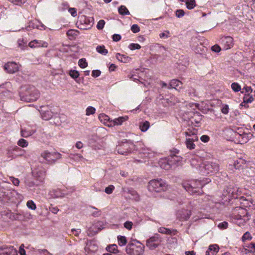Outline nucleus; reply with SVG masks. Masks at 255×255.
<instances>
[{
    "label": "nucleus",
    "instance_id": "nucleus-1",
    "mask_svg": "<svg viewBox=\"0 0 255 255\" xmlns=\"http://www.w3.org/2000/svg\"><path fill=\"white\" fill-rule=\"evenodd\" d=\"M40 96V93L36 88L33 86H28L26 87L25 91L20 94L21 101L26 102H32L37 100Z\"/></svg>",
    "mask_w": 255,
    "mask_h": 255
},
{
    "label": "nucleus",
    "instance_id": "nucleus-2",
    "mask_svg": "<svg viewBox=\"0 0 255 255\" xmlns=\"http://www.w3.org/2000/svg\"><path fill=\"white\" fill-rule=\"evenodd\" d=\"M144 246L136 240H133L128 244L126 251L129 255H142L144 253Z\"/></svg>",
    "mask_w": 255,
    "mask_h": 255
},
{
    "label": "nucleus",
    "instance_id": "nucleus-3",
    "mask_svg": "<svg viewBox=\"0 0 255 255\" xmlns=\"http://www.w3.org/2000/svg\"><path fill=\"white\" fill-rule=\"evenodd\" d=\"M183 187L191 195L201 194L203 193L201 189L203 185L199 181H192L190 183H184L183 184Z\"/></svg>",
    "mask_w": 255,
    "mask_h": 255
},
{
    "label": "nucleus",
    "instance_id": "nucleus-4",
    "mask_svg": "<svg viewBox=\"0 0 255 255\" xmlns=\"http://www.w3.org/2000/svg\"><path fill=\"white\" fill-rule=\"evenodd\" d=\"M147 188L150 192H160L167 189V185L161 179H154L149 182Z\"/></svg>",
    "mask_w": 255,
    "mask_h": 255
},
{
    "label": "nucleus",
    "instance_id": "nucleus-5",
    "mask_svg": "<svg viewBox=\"0 0 255 255\" xmlns=\"http://www.w3.org/2000/svg\"><path fill=\"white\" fill-rule=\"evenodd\" d=\"M219 170V165L214 162L207 161L204 163L201 170L203 174H209L217 173Z\"/></svg>",
    "mask_w": 255,
    "mask_h": 255
},
{
    "label": "nucleus",
    "instance_id": "nucleus-6",
    "mask_svg": "<svg viewBox=\"0 0 255 255\" xmlns=\"http://www.w3.org/2000/svg\"><path fill=\"white\" fill-rule=\"evenodd\" d=\"M93 17L82 16L77 22L78 27L81 29H88L93 24Z\"/></svg>",
    "mask_w": 255,
    "mask_h": 255
},
{
    "label": "nucleus",
    "instance_id": "nucleus-7",
    "mask_svg": "<svg viewBox=\"0 0 255 255\" xmlns=\"http://www.w3.org/2000/svg\"><path fill=\"white\" fill-rule=\"evenodd\" d=\"M41 156L47 161L48 163H54L61 158V154L56 152H50L44 151L41 153Z\"/></svg>",
    "mask_w": 255,
    "mask_h": 255
},
{
    "label": "nucleus",
    "instance_id": "nucleus-8",
    "mask_svg": "<svg viewBox=\"0 0 255 255\" xmlns=\"http://www.w3.org/2000/svg\"><path fill=\"white\" fill-rule=\"evenodd\" d=\"M161 242L162 239L160 236L158 234H155L147 240L146 245L149 249L154 250L159 246Z\"/></svg>",
    "mask_w": 255,
    "mask_h": 255
},
{
    "label": "nucleus",
    "instance_id": "nucleus-9",
    "mask_svg": "<svg viewBox=\"0 0 255 255\" xmlns=\"http://www.w3.org/2000/svg\"><path fill=\"white\" fill-rule=\"evenodd\" d=\"M252 136V134L250 133H247L245 132H243L242 133L238 132V133L235 134V138L238 143L240 144L247 143L251 138Z\"/></svg>",
    "mask_w": 255,
    "mask_h": 255
},
{
    "label": "nucleus",
    "instance_id": "nucleus-10",
    "mask_svg": "<svg viewBox=\"0 0 255 255\" xmlns=\"http://www.w3.org/2000/svg\"><path fill=\"white\" fill-rule=\"evenodd\" d=\"M221 44L224 49H229L234 45L233 38L230 36L222 37L221 38Z\"/></svg>",
    "mask_w": 255,
    "mask_h": 255
},
{
    "label": "nucleus",
    "instance_id": "nucleus-11",
    "mask_svg": "<svg viewBox=\"0 0 255 255\" xmlns=\"http://www.w3.org/2000/svg\"><path fill=\"white\" fill-rule=\"evenodd\" d=\"M0 255H18L17 252L13 247H2L0 249Z\"/></svg>",
    "mask_w": 255,
    "mask_h": 255
},
{
    "label": "nucleus",
    "instance_id": "nucleus-12",
    "mask_svg": "<svg viewBox=\"0 0 255 255\" xmlns=\"http://www.w3.org/2000/svg\"><path fill=\"white\" fill-rule=\"evenodd\" d=\"M4 68L8 73L12 74L17 72L19 67L17 64L13 62H8L4 65Z\"/></svg>",
    "mask_w": 255,
    "mask_h": 255
},
{
    "label": "nucleus",
    "instance_id": "nucleus-13",
    "mask_svg": "<svg viewBox=\"0 0 255 255\" xmlns=\"http://www.w3.org/2000/svg\"><path fill=\"white\" fill-rule=\"evenodd\" d=\"M128 119L127 116L120 117L118 118L115 119L110 122V124H107V126L109 127H113L115 126H120L126 121Z\"/></svg>",
    "mask_w": 255,
    "mask_h": 255
},
{
    "label": "nucleus",
    "instance_id": "nucleus-14",
    "mask_svg": "<svg viewBox=\"0 0 255 255\" xmlns=\"http://www.w3.org/2000/svg\"><path fill=\"white\" fill-rule=\"evenodd\" d=\"M191 215L190 210H182L178 212L177 217L181 221H186L190 218Z\"/></svg>",
    "mask_w": 255,
    "mask_h": 255
},
{
    "label": "nucleus",
    "instance_id": "nucleus-15",
    "mask_svg": "<svg viewBox=\"0 0 255 255\" xmlns=\"http://www.w3.org/2000/svg\"><path fill=\"white\" fill-rule=\"evenodd\" d=\"M100 223H97L93 224L91 227H89L87 230V235L89 236H93L96 234L99 231L102 230V228H100Z\"/></svg>",
    "mask_w": 255,
    "mask_h": 255
},
{
    "label": "nucleus",
    "instance_id": "nucleus-16",
    "mask_svg": "<svg viewBox=\"0 0 255 255\" xmlns=\"http://www.w3.org/2000/svg\"><path fill=\"white\" fill-rule=\"evenodd\" d=\"M28 46L31 48H35V47H47L48 46V43L43 41L38 40H34L30 41Z\"/></svg>",
    "mask_w": 255,
    "mask_h": 255
},
{
    "label": "nucleus",
    "instance_id": "nucleus-17",
    "mask_svg": "<svg viewBox=\"0 0 255 255\" xmlns=\"http://www.w3.org/2000/svg\"><path fill=\"white\" fill-rule=\"evenodd\" d=\"M24 152V150L17 146H15L11 151H8V154H11L12 158H15L17 156L23 155Z\"/></svg>",
    "mask_w": 255,
    "mask_h": 255
},
{
    "label": "nucleus",
    "instance_id": "nucleus-18",
    "mask_svg": "<svg viewBox=\"0 0 255 255\" xmlns=\"http://www.w3.org/2000/svg\"><path fill=\"white\" fill-rule=\"evenodd\" d=\"M178 152L179 151L176 150L175 153L171 154V155L168 157V161L171 163L172 165L176 164L181 161V157L175 154V153H178Z\"/></svg>",
    "mask_w": 255,
    "mask_h": 255
},
{
    "label": "nucleus",
    "instance_id": "nucleus-19",
    "mask_svg": "<svg viewBox=\"0 0 255 255\" xmlns=\"http://www.w3.org/2000/svg\"><path fill=\"white\" fill-rule=\"evenodd\" d=\"M182 85V83L180 81L177 79H173L170 81L168 88H174L177 89V88L179 87L180 89H181Z\"/></svg>",
    "mask_w": 255,
    "mask_h": 255
},
{
    "label": "nucleus",
    "instance_id": "nucleus-20",
    "mask_svg": "<svg viewBox=\"0 0 255 255\" xmlns=\"http://www.w3.org/2000/svg\"><path fill=\"white\" fill-rule=\"evenodd\" d=\"M219 251V247L216 245H211L206 252V255H214Z\"/></svg>",
    "mask_w": 255,
    "mask_h": 255
},
{
    "label": "nucleus",
    "instance_id": "nucleus-21",
    "mask_svg": "<svg viewBox=\"0 0 255 255\" xmlns=\"http://www.w3.org/2000/svg\"><path fill=\"white\" fill-rule=\"evenodd\" d=\"M246 161L243 158L237 159L234 161V166L237 169H240L246 164Z\"/></svg>",
    "mask_w": 255,
    "mask_h": 255
},
{
    "label": "nucleus",
    "instance_id": "nucleus-22",
    "mask_svg": "<svg viewBox=\"0 0 255 255\" xmlns=\"http://www.w3.org/2000/svg\"><path fill=\"white\" fill-rule=\"evenodd\" d=\"M41 117L44 120H49L53 117V113L51 111H43L41 110Z\"/></svg>",
    "mask_w": 255,
    "mask_h": 255
},
{
    "label": "nucleus",
    "instance_id": "nucleus-23",
    "mask_svg": "<svg viewBox=\"0 0 255 255\" xmlns=\"http://www.w3.org/2000/svg\"><path fill=\"white\" fill-rule=\"evenodd\" d=\"M160 166L161 168L169 170L171 167V163L168 161V160L167 161L166 160H163L160 162Z\"/></svg>",
    "mask_w": 255,
    "mask_h": 255
},
{
    "label": "nucleus",
    "instance_id": "nucleus-24",
    "mask_svg": "<svg viewBox=\"0 0 255 255\" xmlns=\"http://www.w3.org/2000/svg\"><path fill=\"white\" fill-rule=\"evenodd\" d=\"M116 58L119 61L124 63H127L130 60V58L128 56L125 55H121L119 53L116 54Z\"/></svg>",
    "mask_w": 255,
    "mask_h": 255
},
{
    "label": "nucleus",
    "instance_id": "nucleus-25",
    "mask_svg": "<svg viewBox=\"0 0 255 255\" xmlns=\"http://www.w3.org/2000/svg\"><path fill=\"white\" fill-rule=\"evenodd\" d=\"M128 144H123L120 145L118 148V152L121 154H126L129 152L128 148Z\"/></svg>",
    "mask_w": 255,
    "mask_h": 255
},
{
    "label": "nucleus",
    "instance_id": "nucleus-26",
    "mask_svg": "<svg viewBox=\"0 0 255 255\" xmlns=\"http://www.w3.org/2000/svg\"><path fill=\"white\" fill-rule=\"evenodd\" d=\"M149 123L148 121H145L140 124L139 128L142 131L145 132L149 128Z\"/></svg>",
    "mask_w": 255,
    "mask_h": 255
},
{
    "label": "nucleus",
    "instance_id": "nucleus-27",
    "mask_svg": "<svg viewBox=\"0 0 255 255\" xmlns=\"http://www.w3.org/2000/svg\"><path fill=\"white\" fill-rule=\"evenodd\" d=\"M119 13L121 15H129L130 12L125 5H121L118 9Z\"/></svg>",
    "mask_w": 255,
    "mask_h": 255
},
{
    "label": "nucleus",
    "instance_id": "nucleus-28",
    "mask_svg": "<svg viewBox=\"0 0 255 255\" xmlns=\"http://www.w3.org/2000/svg\"><path fill=\"white\" fill-rule=\"evenodd\" d=\"M185 134L186 136H188V137H187V138H190V139L193 141H198V137L196 135V134L194 132H192L191 131L190 132H186Z\"/></svg>",
    "mask_w": 255,
    "mask_h": 255
},
{
    "label": "nucleus",
    "instance_id": "nucleus-29",
    "mask_svg": "<svg viewBox=\"0 0 255 255\" xmlns=\"http://www.w3.org/2000/svg\"><path fill=\"white\" fill-rule=\"evenodd\" d=\"M253 100L254 98L252 96L250 95L249 94H245L244 97V102L241 104V105L243 106V103H250L253 102Z\"/></svg>",
    "mask_w": 255,
    "mask_h": 255
},
{
    "label": "nucleus",
    "instance_id": "nucleus-30",
    "mask_svg": "<svg viewBox=\"0 0 255 255\" xmlns=\"http://www.w3.org/2000/svg\"><path fill=\"white\" fill-rule=\"evenodd\" d=\"M97 51L104 55H106L108 51V50L106 49L104 45H99L96 48Z\"/></svg>",
    "mask_w": 255,
    "mask_h": 255
},
{
    "label": "nucleus",
    "instance_id": "nucleus-31",
    "mask_svg": "<svg viewBox=\"0 0 255 255\" xmlns=\"http://www.w3.org/2000/svg\"><path fill=\"white\" fill-rule=\"evenodd\" d=\"M118 244L120 246H123L127 244V240L125 236H118Z\"/></svg>",
    "mask_w": 255,
    "mask_h": 255
},
{
    "label": "nucleus",
    "instance_id": "nucleus-32",
    "mask_svg": "<svg viewBox=\"0 0 255 255\" xmlns=\"http://www.w3.org/2000/svg\"><path fill=\"white\" fill-rule=\"evenodd\" d=\"M186 145L187 148L191 150L195 148V144L194 143V141H192L190 138L186 139Z\"/></svg>",
    "mask_w": 255,
    "mask_h": 255
},
{
    "label": "nucleus",
    "instance_id": "nucleus-33",
    "mask_svg": "<svg viewBox=\"0 0 255 255\" xmlns=\"http://www.w3.org/2000/svg\"><path fill=\"white\" fill-rule=\"evenodd\" d=\"M186 7L189 9H192L196 5L195 0L185 1Z\"/></svg>",
    "mask_w": 255,
    "mask_h": 255
},
{
    "label": "nucleus",
    "instance_id": "nucleus-34",
    "mask_svg": "<svg viewBox=\"0 0 255 255\" xmlns=\"http://www.w3.org/2000/svg\"><path fill=\"white\" fill-rule=\"evenodd\" d=\"M187 91L189 95L191 98H195L197 97V93L194 88L192 87H189Z\"/></svg>",
    "mask_w": 255,
    "mask_h": 255
},
{
    "label": "nucleus",
    "instance_id": "nucleus-35",
    "mask_svg": "<svg viewBox=\"0 0 255 255\" xmlns=\"http://www.w3.org/2000/svg\"><path fill=\"white\" fill-rule=\"evenodd\" d=\"M11 218L15 220L22 221L24 219V216L20 213H15L13 214Z\"/></svg>",
    "mask_w": 255,
    "mask_h": 255
},
{
    "label": "nucleus",
    "instance_id": "nucleus-36",
    "mask_svg": "<svg viewBox=\"0 0 255 255\" xmlns=\"http://www.w3.org/2000/svg\"><path fill=\"white\" fill-rule=\"evenodd\" d=\"M246 247L249 253H255V243H251L246 246Z\"/></svg>",
    "mask_w": 255,
    "mask_h": 255
},
{
    "label": "nucleus",
    "instance_id": "nucleus-37",
    "mask_svg": "<svg viewBox=\"0 0 255 255\" xmlns=\"http://www.w3.org/2000/svg\"><path fill=\"white\" fill-rule=\"evenodd\" d=\"M253 237L249 232H246L243 236L242 239V241L245 242L246 241H250L252 239Z\"/></svg>",
    "mask_w": 255,
    "mask_h": 255
},
{
    "label": "nucleus",
    "instance_id": "nucleus-38",
    "mask_svg": "<svg viewBox=\"0 0 255 255\" xmlns=\"http://www.w3.org/2000/svg\"><path fill=\"white\" fill-rule=\"evenodd\" d=\"M158 232L164 234L166 235H170L171 234V231L170 229L164 228V227H160L158 229Z\"/></svg>",
    "mask_w": 255,
    "mask_h": 255
},
{
    "label": "nucleus",
    "instance_id": "nucleus-39",
    "mask_svg": "<svg viewBox=\"0 0 255 255\" xmlns=\"http://www.w3.org/2000/svg\"><path fill=\"white\" fill-rule=\"evenodd\" d=\"M231 88L235 92H239L241 90V86L237 83H233L231 85Z\"/></svg>",
    "mask_w": 255,
    "mask_h": 255
},
{
    "label": "nucleus",
    "instance_id": "nucleus-40",
    "mask_svg": "<svg viewBox=\"0 0 255 255\" xmlns=\"http://www.w3.org/2000/svg\"><path fill=\"white\" fill-rule=\"evenodd\" d=\"M17 144L22 147H25L28 145V142L25 139L21 138L18 141Z\"/></svg>",
    "mask_w": 255,
    "mask_h": 255
},
{
    "label": "nucleus",
    "instance_id": "nucleus-41",
    "mask_svg": "<svg viewBox=\"0 0 255 255\" xmlns=\"http://www.w3.org/2000/svg\"><path fill=\"white\" fill-rule=\"evenodd\" d=\"M78 65L81 68H84L88 66V63L85 59L82 58L79 60Z\"/></svg>",
    "mask_w": 255,
    "mask_h": 255
},
{
    "label": "nucleus",
    "instance_id": "nucleus-42",
    "mask_svg": "<svg viewBox=\"0 0 255 255\" xmlns=\"http://www.w3.org/2000/svg\"><path fill=\"white\" fill-rule=\"evenodd\" d=\"M95 111H96V109L94 107H91V106L88 107L86 110V115L87 116H90V115H93V114H95Z\"/></svg>",
    "mask_w": 255,
    "mask_h": 255
},
{
    "label": "nucleus",
    "instance_id": "nucleus-43",
    "mask_svg": "<svg viewBox=\"0 0 255 255\" xmlns=\"http://www.w3.org/2000/svg\"><path fill=\"white\" fill-rule=\"evenodd\" d=\"M99 118H103L104 120L105 121L104 124L107 126V124H110V122L112 120L108 116L105 114L100 115V116H99Z\"/></svg>",
    "mask_w": 255,
    "mask_h": 255
},
{
    "label": "nucleus",
    "instance_id": "nucleus-44",
    "mask_svg": "<svg viewBox=\"0 0 255 255\" xmlns=\"http://www.w3.org/2000/svg\"><path fill=\"white\" fill-rule=\"evenodd\" d=\"M117 248V246L115 244H113L108 247V251L111 253H117L118 252Z\"/></svg>",
    "mask_w": 255,
    "mask_h": 255
},
{
    "label": "nucleus",
    "instance_id": "nucleus-45",
    "mask_svg": "<svg viewBox=\"0 0 255 255\" xmlns=\"http://www.w3.org/2000/svg\"><path fill=\"white\" fill-rule=\"evenodd\" d=\"M26 205L27 207L31 210H35L36 208L35 204L32 200L28 201Z\"/></svg>",
    "mask_w": 255,
    "mask_h": 255
},
{
    "label": "nucleus",
    "instance_id": "nucleus-46",
    "mask_svg": "<svg viewBox=\"0 0 255 255\" xmlns=\"http://www.w3.org/2000/svg\"><path fill=\"white\" fill-rule=\"evenodd\" d=\"M114 189V186L113 185H110L105 188V192L108 194H111L112 193Z\"/></svg>",
    "mask_w": 255,
    "mask_h": 255
},
{
    "label": "nucleus",
    "instance_id": "nucleus-47",
    "mask_svg": "<svg viewBox=\"0 0 255 255\" xmlns=\"http://www.w3.org/2000/svg\"><path fill=\"white\" fill-rule=\"evenodd\" d=\"M69 75L72 78H73L74 79L78 78L79 76V74L78 72L76 70L70 71Z\"/></svg>",
    "mask_w": 255,
    "mask_h": 255
},
{
    "label": "nucleus",
    "instance_id": "nucleus-48",
    "mask_svg": "<svg viewBox=\"0 0 255 255\" xmlns=\"http://www.w3.org/2000/svg\"><path fill=\"white\" fill-rule=\"evenodd\" d=\"M128 48L130 50H133L135 49H139L141 48V46L138 44L131 43L129 45Z\"/></svg>",
    "mask_w": 255,
    "mask_h": 255
},
{
    "label": "nucleus",
    "instance_id": "nucleus-49",
    "mask_svg": "<svg viewBox=\"0 0 255 255\" xmlns=\"http://www.w3.org/2000/svg\"><path fill=\"white\" fill-rule=\"evenodd\" d=\"M131 30L136 33L140 31V28L137 24H134L131 26Z\"/></svg>",
    "mask_w": 255,
    "mask_h": 255
},
{
    "label": "nucleus",
    "instance_id": "nucleus-50",
    "mask_svg": "<svg viewBox=\"0 0 255 255\" xmlns=\"http://www.w3.org/2000/svg\"><path fill=\"white\" fill-rule=\"evenodd\" d=\"M175 14L177 17L180 18L184 15L185 12L182 9H177L175 12Z\"/></svg>",
    "mask_w": 255,
    "mask_h": 255
},
{
    "label": "nucleus",
    "instance_id": "nucleus-51",
    "mask_svg": "<svg viewBox=\"0 0 255 255\" xmlns=\"http://www.w3.org/2000/svg\"><path fill=\"white\" fill-rule=\"evenodd\" d=\"M31 135V133L30 131H26L25 130H24V129H21V135L22 136V137H27L30 135Z\"/></svg>",
    "mask_w": 255,
    "mask_h": 255
},
{
    "label": "nucleus",
    "instance_id": "nucleus-52",
    "mask_svg": "<svg viewBox=\"0 0 255 255\" xmlns=\"http://www.w3.org/2000/svg\"><path fill=\"white\" fill-rule=\"evenodd\" d=\"M9 179L10 181L12 182V183L15 186H18L19 184V180L18 178H14L12 176H10Z\"/></svg>",
    "mask_w": 255,
    "mask_h": 255
},
{
    "label": "nucleus",
    "instance_id": "nucleus-53",
    "mask_svg": "<svg viewBox=\"0 0 255 255\" xmlns=\"http://www.w3.org/2000/svg\"><path fill=\"white\" fill-rule=\"evenodd\" d=\"M218 226L220 229H226L228 228V223L227 222H223L219 223Z\"/></svg>",
    "mask_w": 255,
    "mask_h": 255
},
{
    "label": "nucleus",
    "instance_id": "nucleus-54",
    "mask_svg": "<svg viewBox=\"0 0 255 255\" xmlns=\"http://www.w3.org/2000/svg\"><path fill=\"white\" fill-rule=\"evenodd\" d=\"M105 22L104 20H100L97 25V27L98 29H102L104 26Z\"/></svg>",
    "mask_w": 255,
    "mask_h": 255
},
{
    "label": "nucleus",
    "instance_id": "nucleus-55",
    "mask_svg": "<svg viewBox=\"0 0 255 255\" xmlns=\"http://www.w3.org/2000/svg\"><path fill=\"white\" fill-rule=\"evenodd\" d=\"M132 226V223L130 221H127L124 223V227L127 229L130 230L131 229Z\"/></svg>",
    "mask_w": 255,
    "mask_h": 255
},
{
    "label": "nucleus",
    "instance_id": "nucleus-56",
    "mask_svg": "<svg viewBox=\"0 0 255 255\" xmlns=\"http://www.w3.org/2000/svg\"><path fill=\"white\" fill-rule=\"evenodd\" d=\"M242 213L241 214H242V215H235V216H236V218L238 220H239V219H242V218L243 217H245V214H246V215L247 216H248V213L246 212V210H244V209H242Z\"/></svg>",
    "mask_w": 255,
    "mask_h": 255
},
{
    "label": "nucleus",
    "instance_id": "nucleus-57",
    "mask_svg": "<svg viewBox=\"0 0 255 255\" xmlns=\"http://www.w3.org/2000/svg\"><path fill=\"white\" fill-rule=\"evenodd\" d=\"M169 32L168 31H166L164 32L161 33L159 34V36L161 38H167L169 37Z\"/></svg>",
    "mask_w": 255,
    "mask_h": 255
},
{
    "label": "nucleus",
    "instance_id": "nucleus-58",
    "mask_svg": "<svg viewBox=\"0 0 255 255\" xmlns=\"http://www.w3.org/2000/svg\"><path fill=\"white\" fill-rule=\"evenodd\" d=\"M68 11L72 16L75 17L77 16V10L75 8H69Z\"/></svg>",
    "mask_w": 255,
    "mask_h": 255
},
{
    "label": "nucleus",
    "instance_id": "nucleus-59",
    "mask_svg": "<svg viewBox=\"0 0 255 255\" xmlns=\"http://www.w3.org/2000/svg\"><path fill=\"white\" fill-rule=\"evenodd\" d=\"M211 49L213 51L218 53L221 51V48L220 47V46L216 44V45L213 46L211 48Z\"/></svg>",
    "mask_w": 255,
    "mask_h": 255
},
{
    "label": "nucleus",
    "instance_id": "nucleus-60",
    "mask_svg": "<svg viewBox=\"0 0 255 255\" xmlns=\"http://www.w3.org/2000/svg\"><path fill=\"white\" fill-rule=\"evenodd\" d=\"M243 91L242 92V93H245V94H249L250 92H252V88L251 87H248V86H246V87H245L243 89Z\"/></svg>",
    "mask_w": 255,
    "mask_h": 255
},
{
    "label": "nucleus",
    "instance_id": "nucleus-61",
    "mask_svg": "<svg viewBox=\"0 0 255 255\" xmlns=\"http://www.w3.org/2000/svg\"><path fill=\"white\" fill-rule=\"evenodd\" d=\"M229 106L226 105L222 108L221 111L224 114H227L229 113Z\"/></svg>",
    "mask_w": 255,
    "mask_h": 255
},
{
    "label": "nucleus",
    "instance_id": "nucleus-62",
    "mask_svg": "<svg viewBox=\"0 0 255 255\" xmlns=\"http://www.w3.org/2000/svg\"><path fill=\"white\" fill-rule=\"evenodd\" d=\"M101 71L99 70H95L92 71V76L94 77H98L101 74Z\"/></svg>",
    "mask_w": 255,
    "mask_h": 255
},
{
    "label": "nucleus",
    "instance_id": "nucleus-63",
    "mask_svg": "<svg viewBox=\"0 0 255 255\" xmlns=\"http://www.w3.org/2000/svg\"><path fill=\"white\" fill-rule=\"evenodd\" d=\"M17 43L19 47H20L21 49H24L25 45L22 39H18L17 41Z\"/></svg>",
    "mask_w": 255,
    "mask_h": 255
},
{
    "label": "nucleus",
    "instance_id": "nucleus-64",
    "mask_svg": "<svg viewBox=\"0 0 255 255\" xmlns=\"http://www.w3.org/2000/svg\"><path fill=\"white\" fill-rule=\"evenodd\" d=\"M121 39V36L120 34H115L113 35V40L114 41H119Z\"/></svg>",
    "mask_w": 255,
    "mask_h": 255
}]
</instances>
